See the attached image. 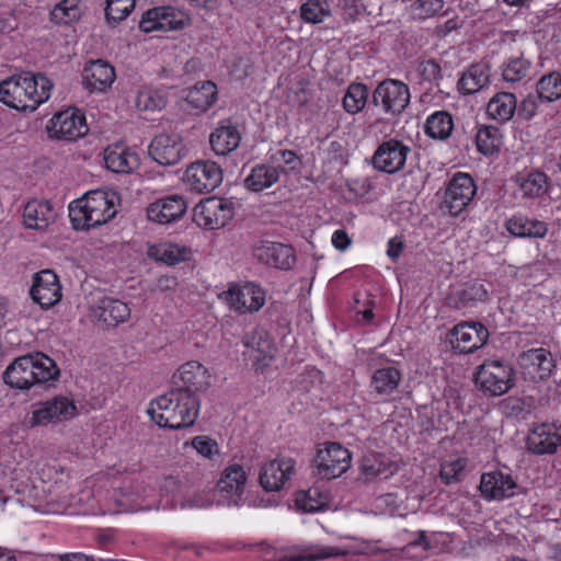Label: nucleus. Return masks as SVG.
<instances>
[{
	"mask_svg": "<svg viewBox=\"0 0 561 561\" xmlns=\"http://www.w3.org/2000/svg\"><path fill=\"white\" fill-rule=\"evenodd\" d=\"M254 254L259 261L279 270H290L296 263L293 247L279 242L264 241Z\"/></svg>",
	"mask_w": 561,
	"mask_h": 561,
	"instance_id": "obj_25",
	"label": "nucleus"
},
{
	"mask_svg": "<svg viewBox=\"0 0 561 561\" xmlns=\"http://www.w3.org/2000/svg\"><path fill=\"white\" fill-rule=\"evenodd\" d=\"M216 98V84L213 81H202L188 91L186 100L194 108L206 111L215 103Z\"/></svg>",
	"mask_w": 561,
	"mask_h": 561,
	"instance_id": "obj_40",
	"label": "nucleus"
},
{
	"mask_svg": "<svg viewBox=\"0 0 561 561\" xmlns=\"http://www.w3.org/2000/svg\"><path fill=\"white\" fill-rule=\"evenodd\" d=\"M49 123L50 136L60 140H76L89 130L84 115L76 108L55 114Z\"/></svg>",
	"mask_w": 561,
	"mask_h": 561,
	"instance_id": "obj_15",
	"label": "nucleus"
},
{
	"mask_svg": "<svg viewBox=\"0 0 561 561\" xmlns=\"http://www.w3.org/2000/svg\"><path fill=\"white\" fill-rule=\"evenodd\" d=\"M117 213L114 195L96 190L69 205V218L76 230H89L106 224Z\"/></svg>",
	"mask_w": 561,
	"mask_h": 561,
	"instance_id": "obj_4",
	"label": "nucleus"
},
{
	"mask_svg": "<svg viewBox=\"0 0 561 561\" xmlns=\"http://www.w3.org/2000/svg\"><path fill=\"white\" fill-rule=\"evenodd\" d=\"M165 99L157 91H140L136 98V106L140 111H157L165 106Z\"/></svg>",
	"mask_w": 561,
	"mask_h": 561,
	"instance_id": "obj_53",
	"label": "nucleus"
},
{
	"mask_svg": "<svg viewBox=\"0 0 561 561\" xmlns=\"http://www.w3.org/2000/svg\"><path fill=\"white\" fill-rule=\"evenodd\" d=\"M411 147L391 138L382 141L371 157V163L378 171L393 174L401 171L405 164Z\"/></svg>",
	"mask_w": 561,
	"mask_h": 561,
	"instance_id": "obj_12",
	"label": "nucleus"
},
{
	"mask_svg": "<svg viewBox=\"0 0 561 561\" xmlns=\"http://www.w3.org/2000/svg\"><path fill=\"white\" fill-rule=\"evenodd\" d=\"M351 453L340 443H328L316 458L317 474L322 479H335L351 467Z\"/></svg>",
	"mask_w": 561,
	"mask_h": 561,
	"instance_id": "obj_10",
	"label": "nucleus"
},
{
	"mask_svg": "<svg viewBox=\"0 0 561 561\" xmlns=\"http://www.w3.org/2000/svg\"><path fill=\"white\" fill-rule=\"evenodd\" d=\"M186 208V202L182 196L170 195L150 204L147 208V217L158 224H169L181 218Z\"/></svg>",
	"mask_w": 561,
	"mask_h": 561,
	"instance_id": "obj_26",
	"label": "nucleus"
},
{
	"mask_svg": "<svg viewBox=\"0 0 561 561\" xmlns=\"http://www.w3.org/2000/svg\"><path fill=\"white\" fill-rule=\"evenodd\" d=\"M541 98L536 92V94H528L526 98L522 100L519 105L517 106L516 113L523 119L529 121L535 117L537 114L539 103L541 102Z\"/></svg>",
	"mask_w": 561,
	"mask_h": 561,
	"instance_id": "obj_56",
	"label": "nucleus"
},
{
	"mask_svg": "<svg viewBox=\"0 0 561 561\" xmlns=\"http://www.w3.org/2000/svg\"><path fill=\"white\" fill-rule=\"evenodd\" d=\"M149 254L156 261L165 263L168 265H175L182 261L187 260L190 251L184 247L181 248L173 243H163L151 248Z\"/></svg>",
	"mask_w": 561,
	"mask_h": 561,
	"instance_id": "obj_46",
	"label": "nucleus"
},
{
	"mask_svg": "<svg viewBox=\"0 0 561 561\" xmlns=\"http://www.w3.org/2000/svg\"><path fill=\"white\" fill-rule=\"evenodd\" d=\"M502 133L492 125H479L476 131V146L480 153L491 156L497 152L502 146Z\"/></svg>",
	"mask_w": 561,
	"mask_h": 561,
	"instance_id": "obj_39",
	"label": "nucleus"
},
{
	"mask_svg": "<svg viewBox=\"0 0 561 561\" xmlns=\"http://www.w3.org/2000/svg\"><path fill=\"white\" fill-rule=\"evenodd\" d=\"M174 390L187 391L196 396L208 387L207 369L198 362L183 364L173 376Z\"/></svg>",
	"mask_w": 561,
	"mask_h": 561,
	"instance_id": "obj_24",
	"label": "nucleus"
},
{
	"mask_svg": "<svg viewBox=\"0 0 561 561\" xmlns=\"http://www.w3.org/2000/svg\"><path fill=\"white\" fill-rule=\"evenodd\" d=\"M409 87L397 79H386L378 83L371 95V104L381 106L385 114L400 115L410 103Z\"/></svg>",
	"mask_w": 561,
	"mask_h": 561,
	"instance_id": "obj_6",
	"label": "nucleus"
},
{
	"mask_svg": "<svg viewBox=\"0 0 561 561\" xmlns=\"http://www.w3.org/2000/svg\"><path fill=\"white\" fill-rule=\"evenodd\" d=\"M517 110V100L514 93L499 92L493 95L486 105L488 116L500 124L511 121Z\"/></svg>",
	"mask_w": 561,
	"mask_h": 561,
	"instance_id": "obj_33",
	"label": "nucleus"
},
{
	"mask_svg": "<svg viewBox=\"0 0 561 561\" xmlns=\"http://www.w3.org/2000/svg\"><path fill=\"white\" fill-rule=\"evenodd\" d=\"M211 504V500H209L206 495L204 494H197V495H194L193 497L186 500L182 506L183 507H196V508H203V507H207Z\"/></svg>",
	"mask_w": 561,
	"mask_h": 561,
	"instance_id": "obj_61",
	"label": "nucleus"
},
{
	"mask_svg": "<svg viewBox=\"0 0 561 561\" xmlns=\"http://www.w3.org/2000/svg\"><path fill=\"white\" fill-rule=\"evenodd\" d=\"M192 446L198 454L207 458H211L214 455L218 454L217 443L207 436L194 437L192 440Z\"/></svg>",
	"mask_w": 561,
	"mask_h": 561,
	"instance_id": "obj_58",
	"label": "nucleus"
},
{
	"mask_svg": "<svg viewBox=\"0 0 561 561\" xmlns=\"http://www.w3.org/2000/svg\"><path fill=\"white\" fill-rule=\"evenodd\" d=\"M278 179V168L267 164H257L252 168L250 174L244 179V186L252 192H261L271 187Z\"/></svg>",
	"mask_w": 561,
	"mask_h": 561,
	"instance_id": "obj_37",
	"label": "nucleus"
},
{
	"mask_svg": "<svg viewBox=\"0 0 561 561\" xmlns=\"http://www.w3.org/2000/svg\"><path fill=\"white\" fill-rule=\"evenodd\" d=\"M55 218L56 214L47 201H31L23 210V222L27 229L45 230Z\"/></svg>",
	"mask_w": 561,
	"mask_h": 561,
	"instance_id": "obj_30",
	"label": "nucleus"
},
{
	"mask_svg": "<svg viewBox=\"0 0 561 561\" xmlns=\"http://www.w3.org/2000/svg\"><path fill=\"white\" fill-rule=\"evenodd\" d=\"M222 182L220 167L211 161H197L185 171V183L188 188L199 194L214 191Z\"/></svg>",
	"mask_w": 561,
	"mask_h": 561,
	"instance_id": "obj_14",
	"label": "nucleus"
},
{
	"mask_svg": "<svg viewBox=\"0 0 561 561\" xmlns=\"http://www.w3.org/2000/svg\"><path fill=\"white\" fill-rule=\"evenodd\" d=\"M244 345L252 350L250 356L254 357L257 362L265 360L267 357L272 358L271 343L263 331L255 332L252 336H247Z\"/></svg>",
	"mask_w": 561,
	"mask_h": 561,
	"instance_id": "obj_50",
	"label": "nucleus"
},
{
	"mask_svg": "<svg viewBox=\"0 0 561 561\" xmlns=\"http://www.w3.org/2000/svg\"><path fill=\"white\" fill-rule=\"evenodd\" d=\"M466 462L461 458L453 461H445L440 465L439 477L446 484L459 482L462 478Z\"/></svg>",
	"mask_w": 561,
	"mask_h": 561,
	"instance_id": "obj_54",
	"label": "nucleus"
},
{
	"mask_svg": "<svg viewBox=\"0 0 561 561\" xmlns=\"http://www.w3.org/2000/svg\"><path fill=\"white\" fill-rule=\"evenodd\" d=\"M220 298L237 312H256L265 304V293L263 289L253 284L232 285L228 290L220 294Z\"/></svg>",
	"mask_w": 561,
	"mask_h": 561,
	"instance_id": "obj_11",
	"label": "nucleus"
},
{
	"mask_svg": "<svg viewBox=\"0 0 561 561\" xmlns=\"http://www.w3.org/2000/svg\"><path fill=\"white\" fill-rule=\"evenodd\" d=\"M506 230L517 238H543L548 232L545 221L515 215L505 221Z\"/></svg>",
	"mask_w": 561,
	"mask_h": 561,
	"instance_id": "obj_31",
	"label": "nucleus"
},
{
	"mask_svg": "<svg viewBox=\"0 0 561 561\" xmlns=\"http://www.w3.org/2000/svg\"><path fill=\"white\" fill-rule=\"evenodd\" d=\"M106 168L116 173H128L138 164V158L134 152L123 147H108L104 152Z\"/></svg>",
	"mask_w": 561,
	"mask_h": 561,
	"instance_id": "obj_35",
	"label": "nucleus"
},
{
	"mask_svg": "<svg viewBox=\"0 0 561 561\" xmlns=\"http://www.w3.org/2000/svg\"><path fill=\"white\" fill-rule=\"evenodd\" d=\"M489 69L486 66L476 64L470 66L460 77L457 85L462 94H473L479 92L489 83Z\"/></svg>",
	"mask_w": 561,
	"mask_h": 561,
	"instance_id": "obj_36",
	"label": "nucleus"
},
{
	"mask_svg": "<svg viewBox=\"0 0 561 561\" xmlns=\"http://www.w3.org/2000/svg\"><path fill=\"white\" fill-rule=\"evenodd\" d=\"M547 184V176L542 172H531L520 183V191L525 197H538L543 194Z\"/></svg>",
	"mask_w": 561,
	"mask_h": 561,
	"instance_id": "obj_51",
	"label": "nucleus"
},
{
	"mask_svg": "<svg viewBox=\"0 0 561 561\" xmlns=\"http://www.w3.org/2000/svg\"><path fill=\"white\" fill-rule=\"evenodd\" d=\"M488 290L478 280L468 282L461 289H458L448 297L449 305L457 309L474 306L477 302L486 300Z\"/></svg>",
	"mask_w": 561,
	"mask_h": 561,
	"instance_id": "obj_34",
	"label": "nucleus"
},
{
	"mask_svg": "<svg viewBox=\"0 0 561 561\" xmlns=\"http://www.w3.org/2000/svg\"><path fill=\"white\" fill-rule=\"evenodd\" d=\"M58 376L59 369L54 359L43 353H35L14 359L3 373V380L13 388L30 389L55 380Z\"/></svg>",
	"mask_w": 561,
	"mask_h": 561,
	"instance_id": "obj_3",
	"label": "nucleus"
},
{
	"mask_svg": "<svg viewBox=\"0 0 561 561\" xmlns=\"http://www.w3.org/2000/svg\"><path fill=\"white\" fill-rule=\"evenodd\" d=\"M444 8V0H414L411 9L417 19H427Z\"/></svg>",
	"mask_w": 561,
	"mask_h": 561,
	"instance_id": "obj_55",
	"label": "nucleus"
},
{
	"mask_svg": "<svg viewBox=\"0 0 561 561\" xmlns=\"http://www.w3.org/2000/svg\"><path fill=\"white\" fill-rule=\"evenodd\" d=\"M477 192L473 179L467 174L458 172L449 181L440 209L450 216H459L469 206Z\"/></svg>",
	"mask_w": 561,
	"mask_h": 561,
	"instance_id": "obj_7",
	"label": "nucleus"
},
{
	"mask_svg": "<svg viewBox=\"0 0 561 561\" xmlns=\"http://www.w3.org/2000/svg\"><path fill=\"white\" fill-rule=\"evenodd\" d=\"M518 488L511 474L499 470L485 472L481 476L479 490L488 501H502L515 495Z\"/></svg>",
	"mask_w": 561,
	"mask_h": 561,
	"instance_id": "obj_23",
	"label": "nucleus"
},
{
	"mask_svg": "<svg viewBox=\"0 0 561 561\" xmlns=\"http://www.w3.org/2000/svg\"><path fill=\"white\" fill-rule=\"evenodd\" d=\"M274 159L282 160L285 164L288 165H291L298 160L297 154L294 151L286 149L277 151V153L274 156Z\"/></svg>",
	"mask_w": 561,
	"mask_h": 561,
	"instance_id": "obj_63",
	"label": "nucleus"
},
{
	"mask_svg": "<svg viewBox=\"0 0 561 561\" xmlns=\"http://www.w3.org/2000/svg\"><path fill=\"white\" fill-rule=\"evenodd\" d=\"M419 73L428 82H436L443 78L439 64L434 59H428L420 64Z\"/></svg>",
	"mask_w": 561,
	"mask_h": 561,
	"instance_id": "obj_57",
	"label": "nucleus"
},
{
	"mask_svg": "<svg viewBox=\"0 0 561 561\" xmlns=\"http://www.w3.org/2000/svg\"><path fill=\"white\" fill-rule=\"evenodd\" d=\"M454 129L453 116L447 111L431 114L424 125L425 134L432 139L445 140Z\"/></svg>",
	"mask_w": 561,
	"mask_h": 561,
	"instance_id": "obj_38",
	"label": "nucleus"
},
{
	"mask_svg": "<svg viewBox=\"0 0 561 561\" xmlns=\"http://www.w3.org/2000/svg\"><path fill=\"white\" fill-rule=\"evenodd\" d=\"M360 471L367 479L383 477L387 479L393 473L391 465L380 454H369L362 458Z\"/></svg>",
	"mask_w": 561,
	"mask_h": 561,
	"instance_id": "obj_42",
	"label": "nucleus"
},
{
	"mask_svg": "<svg viewBox=\"0 0 561 561\" xmlns=\"http://www.w3.org/2000/svg\"><path fill=\"white\" fill-rule=\"evenodd\" d=\"M77 413L73 401L67 397H55L41 403L32 413L33 425H46L70 420Z\"/></svg>",
	"mask_w": 561,
	"mask_h": 561,
	"instance_id": "obj_18",
	"label": "nucleus"
},
{
	"mask_svg": "<svg viewBox=\"0 0 561 561\" xmlns=\"http://www.w3.org/2000/svg\"><path fill=\"white\" fill-rule=\"evenodd\" d=\"M202 70V61L198 58H190L183 66L185 75H196Z\"/></svg>",
	"mask_w": 561,
	"mask_h": 561,
	"instance_id": "obj_64",
	"label": "nucleus"
},
{
	"mask_svg": "<svg viewBox=\"0 0 561 561\" xmlns=\"http://www.w3.org/2000/svg\"><path fill=\"white\" fill-rule=\"evenodd\" d=\"M268 554V552L266 553ZM344 554L339 548L318 543L297 545L272 551L264 561H318Z\"/></svg>",
	"mask_w": 561,
	"mask_h": 561,
	"instance_id": "obj_13",
	"label": "nucleus"
},
{
	"mask_svg": "<svg viewBox=\"0 0 561 561\" xmlns=\"http://www.w3.org/2000/svg\"><path fill=\"white\" fill-rule=\"evenodd\" d=\"M295 465V460L289 457L276 458L265 462L259 473L260 484L267 492L279 491L289 480Z\"/></svg>",
	"mask_w": 561,
	"mask_h": 561,
	"instance_id": "obj_22",
	"label": "nucleus"
},
{
	"mask_svg": "<svg viewBox=\"0 0 561 561\" xmlns=\"http://www.w3.org/2000/svg\"><path fill=\"white\" fill-rule=\"evenodd\" d=\"M185 25V14L173 7H157L146 11L139 22L145 33L178 31Z\"/></svg>",
	"mask_w": 561,
	"mask_h": 561,
	"instance_id": "obj_16",
	"label": "nucleus"
},
{
	"mask_svg": "<svg viewBox=\"0 0 561 561\" xmlns=\"http://www.w3.org/2000/svg\"><path fill=\"white\" fill-rule=\"evenodd\" d=\"M80 0H62L50 11V20L56 24H70L81 18Z\"/></svg>",
	"mask_w": 561,
	"mask_h": 561,
	"instance_id": "obj_47",
	"label": "nucleus"
},
{
	"mask_svg": "<svg viewBox=\"0 0 561 561\" xmlns=\"http://www.w3.org/2000/svg\"><path fill=\"white\" fill-rule=\"evenodd\" d=\"M49 561H95L92 557L83 553L54 554Z\"/></svg>",
	"mask_w": 561,
	"mask_h": 561,
	"instance_id": "obj_62",
	"label": "nucleus"
},
{
	"mask_svg": "<svg viewBox=\"0 0 561 561\" xmlns=\"http://www.w3.org/2000/svg\"><path fill=\"white\" fill-rule=\"evenodd\" d=\"M115 79V68L103 59L90 60L82 70V83L90 93L106 92Z\"/></svg>",
	"mask_w": 561,
	"mask_h": 561,
	"instance_id": "obj_20",
	"label": "nucleus"
},
{
	"mask_svg": "<svg viewBox=\"0 0 561 561\" xmlns=\"http://www.w3.org/2000/svg\"><path fill=\"white\" fill-rule=\"evenodd\" d=\"M105 19L111 25L125 20L135 7V0H105Z\"/></svg>",
	"mask_w": 561,
	"mask_h": 561,
	"instance_id": "obj_49",
	"label": "nucleus"
},
{
	"mask_svg": "<svg viewBox=\"0 0 561 561\" xmlns=\"http://www.w3.org/2000/svg\"><path fill=\"white\" fill-rule=\"evenodd\" d=\"M95 316L108 325H117L130 317V309L124 301L103 297L98 301Z\"/></svg>",
	"mask_w": 561,
	"mask_h": 561,
	"instance_id": "obj_32",
	"label": "nucleus"
},
{
	"mask_svg": "<svg viewBox=\"0 0 561 561\" xmlns=\"http://www.w3.org/2000/svg\"><path fill=\"white\" fill-rule=\"evenodd\" d=\"M531 69V61L523 54L508 57L502 65V78L510 83H516L526 78Z\"/></svg>",
	"mask_w": 561,
	"mask_h": 561,
	"instance_id": "obj_41",
	"label": "nucleus"
},
{
	"mask_svg": "<svg viewBox=\"0 0 561 561\" xmlns=\"http://www.w3.org/2000/svg\"><path fill=\"white\" fill-rule=\"evenodd\" d=\"M199 411V400L187 391L171 389L150 403L148 413L160 427L181 430L192 426Z\"/></svg>",
	"mask_w": 561,
	"mask_h": 561,
	"instance_id": "obj_2",
	"label": "nucleus"
},
{
	"mask_svg": "<svg viewBox=\"0 0 561 561\" xmlns=\"http://www.w3.org/2000/svg\"><path fill=\"white\" fill-rule=\"evenodd\" d=\"M51 89L45 76L22 72L0 82V102L18 111H35L49 99Z\"/></svg>",
	"mask_w": 561,
	"mask_h": 561,
	"instance_id": "obj_1",
	"label": "nucleus"
},
{
	"mask_svg": "<svg viewBox=\"0 0 561 561\" xmlns=\"http://www.w3.org/2000/svg\"><path fill=\"white\" fill-rule=\"evenodd\" d=\"M561 447V424L540 422L533 424L526 436V448L536 456L554 455Z\"/></svg>",
	"mask_w": 561,
	"mask_h": 561,
	"instance_id": "obj_9",
	"label": "nucleus"
},
{
	"mask_svg": "<svg viewBox=\"0 0 561 561\" xmlns=\"http://www.w3.org/2000/svg\"><path fill=\"white\" fill-rule=\"evenodd\" d=\"M241 141V134L231 121L227 119L210 134L209 142L214 152L226 156L236 150Z\"/></svg>",
	"mask_w": 561,
	"mask_h": 561,
	"instance_id": "obj_29",
	"label": "nucleus"
},
{
	"mask_svg": "<svg viewBox=\"0 0 561 561\" xmlns=\"http://www.w3.org/2000/svg\"><path fill=\"white\" fill-rule=\"evenodd\" d=\"M368 96L369 90L366 84L351 83L342 100L343 108L350 114H357L365 107Z\"/></svg>",
	"mask_w": 561,
	"mask_h": 561,
	"instance_id": "obj_43",
	"label": "nucleus"
},
{
	"mask_svg": "<svg viewBox=\"0 0 561 561\" xmlns=\"http://www.w3.org/2000/svg\"><path fill=\"white\" fill-rule=\"evenodd\" d=\"M330 14V7L324 0H308L300 7V16L307 23H321Z\"/></svg>",
	"mask_w": 561,
	"mask_h": 561,
	"instance_id": "obj_48",
	"label": "nucleus"
},
{
	"mask_svg": "<svg viewBox=\"0 0 561 561\" xmlns=\"http://www.w3.org/2000/svg\"><path fill=\"white\" fill-rule=\"evenodd\" d=\"M474 383L483 393L499 397L508 392L515 385V370L510 363L486 359L474 373Z\"/></svg>",
	"mask_w": 561,
	"mask_h": 561,
	"instance_id": "obj_5",
	"label": "nucleus"
},
{
	"mask_svg": "<svg viewBox=\"0 0 561 561\" xmlns=\"http://www.w3.org/2000/svg\"><path fill=\"white\" fill-rule=\"evenodd\" d=\"M520 364L534 380H545L550 377L554 360L546 348H530L520 356Z\"/></svg>",
	"mask_w": 561,
	"mask_h": 561,
	"instance_id": "obj_27",
	"label": "nucleus"
},
{
	"mask_svg": "<svg viewBox=\"0 0 561 561\" xmlns=\"http://www.w3.org/2000/svg\"><path fill=\"white\" fill-rule=\"evenodd\" d=\"M401 380L400 371L394 367L377 369L371 377V387L379 394L391 393Z\"/></svg>",
	"mask_w": 561,
	"mask_h": 561,
	"instance_id": "obj_44",
	"label": "nucleus"
},
{
	"mask_svg": "<svg viewBox=\"0 0 561 561\" xmlns=\"http://www.w3.org/2000/svg\"><path fill=\"white\" fill-rule=\"evenodd\" d=\"M501 410L507 417L525 419L531 410L530 404L523 398L508 397L501 402Z\"/></svg>",
	"mask_w": 561,
	"mask_h": 561,
	"instance_id": "obj_52",
	"label": "nucleus"
},
{
	"mask_svg": "<svg viewBox=\"0 0 561 561\" xmlns=\"http://www.w3.org/2000/svg\"><path fill=\"white\" fill-rule=\"evenodd\" d=\"M232 217L233 203L215 196L201 201L193 210L196 225L209 230L225 227Z\"/></svg>",
	"mask_w": 561,
	"mask_h": 561,
	"instance_id": "obj_8",
	"label": "nucleus"
},
{
	"mask_svg": "<svg viewBox=\"0 0 561 561\" xmlns=\"http://www.w3.org/2000/svg\"><path fill=\"white\" fill-rule=\"evenodd\" d=\"M148 153L161 165H174L185 156L182 139L175 134L156 136L149 145Z\"/></svg>",
	"mask_w": 561,
	"mask_h": 561,
	"instance_id": "obj_21",
	"label": "nucleus"
},
{
	"mask_svg": "<svg viewBox=\"0 0 561 561\" xmlns=\"http://www.w3.org/2000/svg\"><path fill=\"white\" fill-rule=\"evenodd\" d=\"M332 244L337 250L343 251L347 249V247L351 244V239L344 230L339 229L334 231V233L332 234Z\"/></svg>",
	"mask_w": 561,
	"mask_h": 561,
	"instance_id": "obj_60",
	"label": "nucleus"
},
{
	"mask_svg": "<svg viewBox=\"0 0 561 561\" xmlns=\"http://www.w3.org/2000/svg\"><path fill=\"white\" fill-rule=\"evenodd\" d=\"M32 299L43 309H49L61 299V286L58 276L50 270L35 274L30 289Z\"/></svg>",
	"mask_w": 561,
	"mask_h": 561,
	"instance_id": "obj_19",
	"label": "nucleus"
},
{
	"mask_svg": "<svg viewBox=\"0 0 561 561\" xmlns=\"http://www.w3.org/2000/svg\"><path fill=\"white\" fill-rule=\"evenodd\" d=\"M536 92L545 102L561 99V72L550 71L543 75L536 83Z\"/></svg>",
	"mask_w": 561,
	"mask_h": 561,
	"instance_id": "obj_45",
	"label": "nucleus"
},
{
	"mask_svg": "<svg viewBox=\"0 0 561 561\" xmlns=\"http://www.w3.org/2000/svg\"><path fill=\"white\" fill-rule=\"evenodd\" d=\"M403 250V241L399 237L391 238L388 242V256L396 262Z\"/></svg>",
	"mask_w": 561,
	"mask_h": 561,
	"instance_id": "obj_59",
	"label": "nucleus"
},
{
	"mask_svg": "<svg viewBox=\"0 0 561 561\" xmlns=\"http://www.w3.org/2000/svg\"><path fill=\"white\" fill-rule=\"evenodd\" d=\"M245 472L240 465L229 466L217 482V491L227 499L228 505H238L244 491Z\"/></svg>",
	"mask_w": 561,
	"mask_h": 561,
	"instance_id": "obj_28",
	"label": "nucleus"
},
{
	"mask_svg": "<svg viewBox=\"0 0 561 561\" xmlns=\"http://www.w3.org/2000/svg\"><path fill=\"white\" fill-rule=\"evenodd\" d=\"M488 329L480 322H461L450 331V343L455 351L463 354L473 353L485 345Z\"/></svg>",
	"mask_w": 561,
	"mask_h": 561,
	"instance_id": "obj_17",
	"label": "nucleus"
}]
</instances>
